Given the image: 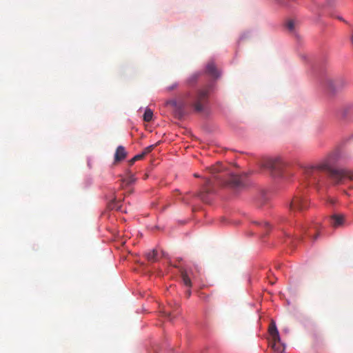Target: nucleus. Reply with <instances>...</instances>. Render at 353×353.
Wrapping results in <instances>:
<instances>
[{
  "mask_svg": "<svg viewBox=\"0 0 353 353\" xmlns=\"http://www.w3.org/2000/svg\"><path fill=\"white\" fill-rule=\"evenodd\" d=\"M339 157V152L335 151L329 154L315 165L305 167L304 174L307 181V184L316 185L321 178V172H326L336 184L341 183L343 181V176L345 174V172H343L344 169L334 168Z\"/></svg>",
  "mask_w": 353,
  "mask_h": 353,
  "instance_id": "nucleus-1",
  "label": "nucleus"
},
{
  "mask_svg": "<svg viewBox=\"0 0 353 353\" xmlns=\"http://www.w3.org/2000/svg\"><path fill=\"white\" fill-rule=\"evenodd\" d=\"M210 172L214 175V177L220 180L222 183L228 185L233 188H239L244 185L243 177L239 175L232 174L227 172L225 174L216 175L223 171V167L221 164L217 163L209 168Z\"/></svg>",
  "mask_w": 353,
  "mask_h": 353,
  "instance_id": "nucleus-2",
  "label": "nucleus"
},
{
  "mask_svg": "<svg viewBox=\"0 0 353 353\" xmlns=\"http://www.w3.org/2000/svg\"><path fill=\"white\" fill-rule=\"evenodd\" d=\"M263 167L270 170L276 177L283 175L285 163L281 158L268 159L263 164Z\"/></svg>",
  "mask_w": 353,
  "mask_h": 353,
  "instance_id": "nucleus-3",
  "label": "nucleus"
},
{
  "mask_svg": "<svg viewBox=\"0 0 353 353\" xmlns=\"http://www.w3.org/2000/svg\"><path fill=\"white\" fill-rule=\"evenodd\" d=\"M208 88L198 91L194 101L192 103L195 111L201 112L204 109V106L208 101Z\"/></svg>",
  "mask_w": 353,
  "mask_h": 353,
  "instance_id": "nucleus-4",
  "label": "nucleus"
},
{
  "mask_svg": "<svg viewBox=\"0 0 353 353\" xmlns=\"http://www.w3.org/2000/svg\"><path fill=\"white\" fill-rule=\"evenodd\" d=\"M308 200L302 194H297L290 203V208L291 210H303L308 207Z\"/></svg>",
  "mask_w": 353,
  "mask_h": 353,
  "instance_id": "nucleus-5",
  "label": "nucleus"
},
{
  "mask_svg": "<svg viewBox=\"0 0 353 353\" xmlns=\"http://www.w3.org/2000/svg\"><path fill=\"white\" fill-rule=\"evenodd\" d=\"M211 180L208 178L205 179V183L203 184L202 190L199 191L196 194V196L201 199L203 201L206 202V194L211 192L212 190L210 189Z\"/></svg>",
  "mask_w": 353,
  "mask_h": 353,
  "instance_id": "nucleus-6",
  "label": "nucleus"
},
{
  "mask_svg": "<svg viewBox=\"0 0 353 353\" xmlns=\"http://www.w3.org/2000/svg\"><path fill=\"white\" fill-rule=\"evenodd\" d=\"M205 72L212 78L217 79L220 76V72L217 69L213 61H210L206 65Z\"/></svg>",
  "mask_w": 353,
  "mask_h": 353,
  "instance_id": "nucleus-7",
  "label": "nucleus"
},
{
  "mask_svg": "<svg viewBox=\"0 0 353 353\" xmlns=\"http://www.w3.org/2000/svg\"><path fill=\"white\" fill-rule=\"evenodd\" d=\"M127 157V152L123 146L119 145L117 147L114 154V162H119L125 159Z\"/></svg>",
  "mask_w": 353,
  "mask_h": 353,
  "instance_id": "nucleus-8",
  "label": "nucleus"
},
{
  "mask_svg": "<svg viewBox=\"0 0 353 353\" xmlns=\"http://www.w3.org/2000/svg\"><path fill=\"white\" fill-rule=\"evenodd\" d=\"M344 223V216L342 214H333L330 217V223L332 227L338 228Z\"/></svg>",
  "mask_w": 353,
  "mask_h": 353,
  "instance_id": "nucleus-9",
  "label": "nucleus"
},
{
  "mask_svg": "<svg viewBox=\"0 0 353 353\" xmlns=\"http://www.w3.org/2000/svg\"><path fill=\"white\" fill-rule=\"evenodd\" d=\"M268 331L274 342L280 341L279 333L274 321L271 322Z\"/></svg>",
  "mask_w": 353,
  "mask_h": 353,
  "instance_id": "nucleus-10",
  "label": "nucleus"
},
{
  "mask_svg": "<svg viewBox=\"0 0 353 353\" xmlns=\"http://www.w3.org/2000/svg\"><path fill=\"white\" fill-rule=\"evenodd\" d=\"M168 104H170L174 107L176 110H179V113L181 114L183 109L186 105V103L183 100H170L168 102Z\"/></svg>",
  "mask_w": 353,
  "mask_h": 353,
  "instance_id": "nucleus-11",
  "label": "nucleus"
},
{
  "mask_svg": "<svg viewBox=\"0 0 353 353\" xmlns=\"http://www.w3.org/2000/svg\"><path fill=\"white\" fill-rule=\"evenodd\" d=\"M181 276L183 284L185 286L190 288L192 286V282L187 274V272L185 270H181Z\"/></svg>",
  "mask_w": 353,
  "mask_h": 353,
  "instance_id": "nucleus-12",
  "label": "nucleus"
},
{
  "mask_svg": "<svg viewBox=\"0 0 353 353\" xmlns=\"http://www.w3.org/2000/svg\"><path fill=\"white\" fill-rule=\"evenodd\" d=\"M145 256L148 261L155 262L157 261V251L156 250H152V251L146 253Z\"/></svg>",
  "mask_w": 353,
  "mask_h": 353,
  "instance_id": "nucleus-13",
  "label": "nucleus"
},
{
  "mask_svg": "<svg viewBox=\"0 0 353 353\" xmlns=\"http://www.w3.org/2000/svg\"><path fill=\"white\" fill-rule=\"evenodd\" d=\"M296 22L294 20H289L285 24L288 30L291 33H294L296 30Z\"/></svg>",
  "mask_w": 353,
  "mask_h": 353,
  "instance_id": "nucleus-14",
  "label": "nucleus"
},
{
  "mask_svg": "<svg viewBox=\"0 0 353 353\" xmlns=\"http://www.w3.org/2000/svg\"><path fill=\"white\" fill-rule=\"evenodd\" d=\"M325 85L329 91L334 92L336 87V82L332 79H327L325 81Z\"/></svg>",
  "mask_w": 353,
  "mask_h": 353,
  "instance_id": "nucleus-15",
  "label": "nucleus"
},
{
  "mask_svg": "<svg viewBox=\"0 0 353 353\" xmlns=\"http://www.w3.org/2000/svg\"><path fill=\"white\" fill-rule=\"evenodd\" d=\"M153 112L152 111L147 108L143 114V120L146 122H150L152 119Z\"/></svg>",
  "mask_w": 353,
  "mask_h": 353,
  "instance_id": "nucleus-16",
  "label": "nucleus"
},
{
  "mask_svg": "<svg viewBox=\"0 0 353 353\" xmlns=\"http://www.w3.org/2000/svg\"><path fill=\"white\" fill-rule=\"evenodd\" d=\"M136 181L134 176L132 174H129L128 176L123 179V183L126 185H130Z\"/></svg>",
  "mask_w": 353,
  "mask_h": 353,
  "instance_id": "nucleus-17",
  "label": "nucleus"
},
{
  "mask_svg": "<svg viewBox=\"0 0 353 353\" xmlns=\"http://www.w3.org/2000/svg\"><path fill=\"white\" fill-rule=\"evenodd\" d=\"M254 223L265 229L264 234H267L271 228V227L270 226V225L268 222L256 221Z\"/></svg>",
  "mask_w": 353,
  "mask_h": 353,
  "instance_id": "nucleus-18",
  "label": "nucleus"
},
{
  "mask_svg": "<svg viewBox=\"0 0 353 353\" xmlns=\"http://www.w3.org/2000/svg\"><path fill=\"white\" fill-rule=\"evenodd\" d=\"M343 172H345V174H344V176H343V181L341 183H343L344 181V180L346 179L353 181V172H352L347 170H344Z\"/></svg>",
  "mask_w": 353,
  "mask_h": 353,
  "instance_id": "nucleus-19",
  "label": "nucleus"
},
{
  "mask_svg": "<svg viewBox=\"0 0 353 353\" xmlns=\"http://www.w3.org/2000/svg\"><path fill=\"white\" fill-rule=\"evenodd\" d=\"M143 158V154H139L135 155L132 159H131L129 161L130 165H133L135 161L141 160Z\"/></svg>",
  "mask_w": 353,
  "mask_h": 353,
  "instance_id": "nucleus-20",
  "label": "nucleus"
},
{
  "mask_svg": "<svg viewBox=\"0 0 353 353\" xmlns=\"http://www.w3.org/2000/svg\"><path fill=\"white\" fill-rule=\"evenodd\" d=\"M155 145H151L145 148L143 151L141 153L143 154V157H144L146 154H149L150 152L152 151V150L154 148Z\"/></svg>",
  "mask_w": 353,
  "mask_h": 353,
  "instance_id": "nucleus-21",
  "label": "nucleus"
},
{
  "mask_svg": "<svg viewBox=\"0 0 353 353\" xmlns=\"http://www.w3.org/2000/svg\"><path fill=\"white\" fill-rule=\"evenodd\" d=\"M177 86H178V83H173L172 85L169 86V87L168 88V90L169 91H171V90H172L175 89Z\"/></svg>",
  "mask_w": 353,
  "mask_h": 353,
  "instance_id": "nucleus-22",
  "label": "nucleus"
},
{
  "mask_svg": "<svg viewBox=\"0 0 353 353\" xmlns=\"http://www.w3.org/2000/svg\"><path fill=\"white\" fill-rule=\"evenodd\" d=\"M185 295L188 298H189L191 295V290L190 289L187 290L185 292Z\"/></svg>",
  "mask_w": 353,
  "mask_h": 353,
  "instance_id": "nucleus-23",
  "label": "nucleus"
},
{
  "mask_svg": "<svg viewBox=\"0 0 353 353\" xmlns=\"http://www.w3.org/2000/svg\"><path fill=\"white\" fill-rule=\"evenodd\" d=\"M281 4H286V1L285 0H277Z\"/></svg>",
  "mask_w": 353,
  "mask_h": 353,
  "instance_id": "nucleus-24",
  "label": "nucleus"
},
{
  "mask_svg": "<svg viewBox=\"0 0 353 353\" xmlns=\"http://www.w3.org/2000/svg\"><path fill=\"white\" fill-rule=\"evenodd\" d=\"M164 313H165V316H168V317H170V315H171V314H170V312H165Z\"/></svg>",
  "mask_w": 353,
  "mask_h": 353,
  "instance_id": "nucleus-25",
  "label": "nucleus"
},
{
  "mask_svg": "<svg viewBox=\"0 0 353 353\" xmlns=\"http://www.w3.org/2000/svg\"><path fill=\"white\" fill-rule=\"evenodd\" d=\"M318 236H319V233H316V234L314 236V237H313V240H314H314H316V239H317Z\"/></svg>",
  "mask_w": 353,
  "mask_h": 353,
  "instance_id": "nucleus-26",
  "label": "nucleus"
},
{
  "mask_svg": "<svg viewBox=\"0 0 353 353\" xmlns=\"http://www.w3.org/2000/svg\"><path fill=\"white\" fill-rule=\"evenodd\" d=\"M194 176L195 177H199V174H194Z\"/></svg>",
  "mask_w": 353,
  "mask_h": 353,
  "instance_id": "nucleus-27",
  "label": "nucleus"
},
{
  "mask_svg": "<svg viewBox=\"0 0 353 353\" xmlns=\"http://www.w3.org/2000/svg\"><path fill=\"white\" fill-rule=\"evenodd\" d=\"M270 282L271 284H274V281H270Z\"/></svg>",
  "mask_w": 353,
  "mask_h": 353,
  "instance_id": "nucleus-28",
  "label": "nucleus"
},
{
  "mask_svg": "<svg viewBox=\"0 0 353 353\" xmlns=\"http://www.w3.org/2000/svg\"><path fill=\"white\" fill-rule=\"evenodd\" d=\"M339 20H343L341 17H338Z\"/></svg>",
  "mask_w": 353,
  "mask_h": 353,
  "instance_id": "nucleus-29",
  "label": "nucleus"
}]
</instances>
